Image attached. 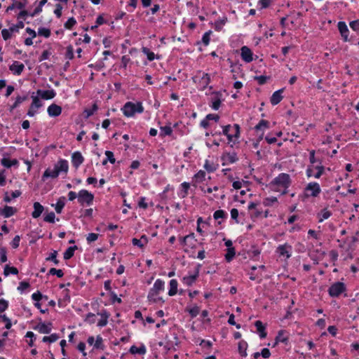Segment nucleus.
I'll list each match as a JSON object with an SVG mask.
<instances>
[{
  "label": "nucleus",
  "mask_w": 359,
  "mask_h": 359,
  "mask_svg": "<svg viewBox=\"0 0 359 359\" xmlns=\"http://www.w3.org/2000/svg\"><path fill=\"white\" fill-rule=\"evenodd\" d=\"M69 165L68 161L65 159H60L57 161V163L54 165V169L51 170L50 168H47L42 177V181H46L48 178H56L58 177L59 174L62 172L67 173L68 172Z\"/></svg>",
  "instance_id": "f257e3e1"
},
{
  "label": "nucleus",
  "mask_w": 359,
  "mask_h": 359,
  "mask_svg": "<svg viewBox=\"0 0 359 359\" xmlns=\"http://www.w3.org/2000/svg\"><path fill=\"white\" fill-rule=\"evenodd\" d=\"M121 110L125 116L132 117L136 113H142L144 111V107L140 102L136 103L127 102L121 108Z\"/></svg>",
  "instance_id": "f03ea898"
},
{
  "label": "nucleus",
  "mask_w": 359,
  "mask_h": 359,
  "mask_svg": "<svg viewBox=\"0 0 359 359\" xmlns=\"http://www.w3.org/2000/svg\"><path fill=\"white\" fill-rule=\"evenodd\" d=\"M193 81L198 85V88L201 90H205L208 88L210 83V76L208 73L198 71L196 74L192 77Z\"/></svg>",
  "instance_id": "7ed1b4c3"
},
{
  "label": "nucleus",
  "mask_w": 359,
  "mask_h": 359,
  "mask_svg": "<svg viewBox=\"0 0 359 359\" xmlns=\"http://www.w3.org/2000/svg\"><path fill=\"white\" fill-rule=\"evenodd\" d=\"M291 184L290 177L287 173H280L270 183L271 187H280L286 190ZM286 194V191L283 192V194Z\"/></svg>",
  "instance_id": "20e7f679"
},
{
  "label": "nucleus",
  "mask_w": 359,
  "mask_h": 359,
  "mask_svg": "<svg viewBox=\"0 0 359 359\" xmlns=\"http://www.w3.org/2000/svg\"><path fill=\"white\" fill-rule=\"evenodd\" d=\"M165 289V282L161 279H157L153 287L149 290L147 294L149 302H155V297L158 295L161 292Z\"/></svg>",
  "instance_id": "39448f33"
},
{
  "label": "nucleus",
  "mask_w": 359,
  "mask_h": 359,
  "mask_svg": "<svg viewBox=\"0 0 359 359\" xmlns=\"http://www.w3.org/2000/svg\"><path fill=\"white\" fill-rule=\"evenodd\" d=\"M346 290L345 284L337 281L331 285L328 289V294L332 297H337Z\"/></svg>",
  "instance_id": "423d86ee"
},
{
  "label": "nucleus",
  "mask_w": 359,
  "mask_h": 359,
  "mask_svg": "<svg viewBox=\"0 0 359 359\" xmlns=\"http://www.w3.org/2000/svg\"><path fill=\"white\" fill-rule=\"evenodd\" d=\"M94 200V195L86 189H81L78 193V202L81 205H90Z\"/></svg>",
  "instance_id": "0eeeda50"
},
{
  "label": "nucleus",
  "mask_w": 359,
  "mask_h": 359,
  "mask_svg": "<svg viewBox=\"0 0 359 359\" xmlns=\"http://www.w3.org/2000/svg\"><path fill=\"white\" fill-rule=\"evenodd\" d=\"M321 192L320 185L317 182L309 183L304 189V193L306 197H317Z\"/></svg>",
  "instance_id": "6e6552de"
},
{
  "label": "nucleus",
  "mask_w": 359,
  "mask_h": 359,
  "mask_svg": "<svg viewBox=\"0 0 359 359\" xmlns=\"http://www.w3.org/2000/svg\"><path fill=\"white\" fill-rule=\"evenodd\" d=\"M292 247L288 243L280 245L276 249V252L278 254L280 257H285L289 259L292 256Z\"/></svg>",
  "instance_id": "1a4fd4ad"
},
{
  "label": "nucleus",
  "mask_w": 359,
  "mask_h": 359,
  "mask_svg": "<svg viewBox=\"0 0 359 359\" xmlns=\"http://www.w3.org/2000/svg\"><path fill=\"white\" fill-rule=\"evenodd\" d=\"M201 266V264H198V266H196V268L195 269L194 274L189 275L187 276H184L183 278L182 281H183L184 284L187 285V286H191L194 284V283L196 280V279L198 278V277L199 276V271H200Z\"/></svg>",
  "instance_id": "9d476101"
},
{
  "label": "nucleus",
  "mask_w": 359,
  "mask_h": 359,
  "mask_svg": "<svg viewBox=\"0 0 359 359\" xmlns=\"http://www.w3.org/2000/svg\"><path fill=\"white\" fill-rule=\"evenodd\" d=\"M222 93L219 91H215L212 93L211 105L210 107L214 110H218L222 103Z\"/></svg>",
  "instance_id": "9b49d317"
},
{
  "label": "nucleus",
  "mask_w": 359,
  "mask_h": 359,
  "mask_svg": "<svg viewBox=\"0 0 359 359\" xmlns=\"http://www.w3.org/2000/svg\"><path fill=\"white\" fill-rule=\"evenodd\" d=\"M338 29L340 32V34L344 41H349L348 34L349 30L347 25L344 21H339L337 24Z\"/></svg>",
  "instance_id": "f8f14e48"
},
{
  "label": "nucleus",
  "mask_w": 359,
  "mask_h": 359,
  "mask_svg": "<svg viewBox=\"0 0 359 359\" xmlns=\"http://www.w3.org/2000/svg\"><path fill=\"white\" fill-rule=\"evenodd\" d=\"M241 55L243 60L245 62L249 63L253 60V53L252 50L246 46H244L241 48Z\"/></svg>",
  "instance_id": "ddd939ff"
},
{
  "label": "nucleus",
  "mask_w": 359,
  "mask_h": 359,
  "mask_svg": "<svg viewBox=\"0 0 359 359\" xmlns=\"http://www.w3.org/2000/svg\"><path fill=\"white\" fill-rule=\"evenodd\" d=\"M84 161L81 153L80 151H75L72 155V163L75 168H78Z\"/></svg>",
  "instance_id": "4468645a"
},
{
  "label": "nucleus",
  "mask_w": 359,
  "mask_h": 359,
  "mask_svg": "<svg viewBox=\"0 0 359 359\" xmlns=\"http://www.w3.org/2000/svg\"><path fill=\"white\" fill-rule=\"evenodd\" d=\"M222 159L224 161L223 165H224L226 163H236L238 158L237 157V154L235 152H227L224 153L222 156Z\"/></svg>",
  "instance_id": "2eb2a0df"
},
{
  "label": "nucleus",
  "mask_w": 359,
  "mask_h": 359,
  "mask_svg": "<svg viewBox=\"0 0 359 359\" xmlns=\"http://www.w3.org/2000/svg\"><path fill=\"white\" fill-rule=\"evenodd\" d=\"M25 69V65L18 62L14 61L11 65L9 66V69L13 72V74L20 76Z\"/></svg>",
  "instance_id": "dca6fc26"
},
{
  "label": "nucleus",
  "mask_w": 359,
  "mask_h": 359,
  "mask_svg": "<svg viewBox=\"0 0 359 359\" xmlns=\"http://www.w3.org/2000/svg\"><path fill=\"white\" fill-rule=\"evenodd\" d=\"M36 94L43 100H51L56 95V93L53 89L46 90L39 89L36 91Z\"/></svg>",
  "instance_id": "f3484780"
},
{
  "label": "nucleus",
  "mask_w": 359,
  "mask_h": 359,
  "mask_svg": "<svg viewBox=\"0 0 359 359\" xmlns=\"http://www.w3.org/2000/svg\"><path fill=\"white\" fill-rule=\"evenodd\" d=\"M48 114L51 117H57L62 113V107L56 104H51L47 109Z\"/></svg>",
  "instance_id": "a211bd4d"
},
{
  "label": "nucleus",
  "mask_w": 359,
  "mask_h": 359,
  "mask_svg": "<svg viewBox=\"0 0 359 359\" xmlns=\"http://www.w3.org/2000/svg\"><path fill=\"white\" fill-rule=\"evenodd\" d=\"M34 329L38 330L41 334H49L52 330V323H48L46 324L45 323H40Z\"/></svg>",
  "instance_id": "6ab92c4d"
},
{
  "label": "nucleus",
  "mask_w": 359,
  "mask_h": 359,
  "mask_svg": "<svg viewBox=\"0 0 359 359\" xmlns=\"http://www.w3.org/2000/svg\"><path fill=\"white\" fill-rule=\"evenodd\" d=\"M283 90H284V89L282 88V89H280V90H278L275 91L273 93V95H272V96L271 97V99H270V102H271L272 105H276V104H278V103L280 102V101L283 99L282 93H283Z\"/></svg>",
  "instance_id": "aec40b11"
},
{
  "label": "nucleus",
  "mask_w": 359,
  "mask_h": 359,
  "mask_svg": "<svg viewBox=\"0 0 359 359\" xmlns=\"http://www.w3.org/2000/svg\"><path fill=\"white\" fill-rule=\"evenodd\" d=\"M97 315L101 316V319L98 321L97 325L100 327L106 326L110 314L106 310H103L100 313H97Z\"/></svg>",
  "instance_id": "412c9836"
},
{
  "label": "nucleus",
  "mask_w": 359,
  "mask_h": 359,
  "mask_svg": "<svg viewBox=\"0 0 359 359\" xmlns=\"http://www.w3.org/2000/svg\"><path fill=\"white\" fill-rule=\"evenodd\" d=\"M149 240L146 235H142L140 239L136 238H133L132 243L133 245L138 246L140 248H144L147 244Z\"/></svg>",
  "instance_id": "4be33fe9"
},
{
  "label": "nucleus",
  "mask_w": 359,
  "mask_h": 359,
  "mask_svg": "<svg viewBox=\"0 0 359 359\" xmlns=\"http://www.w3.org/2000/svg\"><path fill=\"white\" fill-rule=\"evenodd\" d=\"M34 211L32 213L33 218H38L43 212L44 208L43 206L39 202L34 203Z\"/></svg>",
  "instance_id": "5701e85b"
},
{
  "label": "nucleus",
  "mask_w": 359,
  "mask_h": 359,
  "mask_svg": "<svg viewBox=\"0 0 359 359\" xmlns=\"http://www.w3.org/2000/svg\"><path fill=\"white\" fill-rule=\"evenodd\" d=\"M129 352L131 354H140V355H144L147 352V349L145 346L142 344L140 347H137L135 345H133L130 349Z\"/></svg>",
  "instance_id": "b1692460"
},
{
  "label": "nucleus",
  "mask_w": 359,
  "mask_h": 359,
  "mask_svg": "<svg viewBox=\"0 0 359 359\" xmlns=\"http://www.w3.org/2000/svg\"><path fill=\"white\" fill-rule=\"evenodd\" d=\"M255 325L257 328V332L259 334L260 338L264 339L266 337V332L265 331V326L260 320H257L255 323Z\"/></svg>",
  "instance_id": "393cba45"
},
{
  "label": "nucleus",
  "mask_w": 359,
  "mask_h": 359,
  "mask_svg": "<svg viewBox=\"0 0 359 359\" xmlns=\"http://www.w3.org/2000/svg\"><path fill=\"white\" fill-rule=\"evenodd\" d=\"M205 172L201 170L196 173L193 177V182H194V185L196 187V184L203 182L205 179Z\"/></svg>",
  "instance_id": "a878e982"
},
{
  "label": "nucleus",
  "mask_w": 359,
  "mask_h": 359,
  "mask_svg": "<svg viewBox=\"0 0 359 359\" xmlns=\"http://www.w3.org/2000/svg\"><path fill=\"white\" fill-rule=\"evenodd\" d=\"M180 186L182 189L180 192L179 193V196L181 198H184L187 196L189 194V190L190 189V183L184 182L183 183L181 184Z\"/></svg>",
  "instance_id": "bb28decb"
},
{
  "label": "nucleus",
  "mask_w": 359,
  "mask_h": 359,
  "mask_svg": "<svg viewBox=\"0 0 359 359\" xmlns=\"http://www.w3.org/2000/svg\"><path fill=\"white\" fill-rule=\"evenodd\" d=\"M16 212L17 209L11 206L6 205L3 208V216L6 218H8L14 215Z\"/></svg>",
  "instance_id": "cd10ccee"
},
{
  "label": "nucleus",
  "mask_w": 359,
  "mask_h": 359,
  "mask_svg": "<svg viewBox=\"0 0 359 359\" xmlns=\"http://www.w3.org/2000/svg\"><path fill=\"white\" fill-rule=\"evenodd\" d=\"M66 198L65 196H61L58 198L56 204L55 205V210L57 213L60 214L62 212V209L65 205Z\"/></svg>",
  "instance_id": "c85d7f7f"
},
{
  "label": "nucleus",
  "mask_w": 359,
  "mask_h": 359,
  "mask_svg": "<svg viewBox=\"0 0 359 359\" xmlns=\"http://www.w3.org/2000/svg\"><path fill=\"white\" fill-rule=\"evenodd\" d=\"M169 285H170V289L168 291V295L171 296V297L175 295L177 292V286H178V283H177V280H175V279L170 280Z\"/></svg>",
  "instance_id": "c756f323"
},
{
  "label": "nucleus",
  "mask_w": 359,
  "mask_h": 359,
  "mask_svg": "<svg viewBox=\"0 0 359 359\" xmlns=\"http://www.w3.org/2000/svg\"><path fill=\"white\" fill-rule=\"evenodd\" d=\"M247 348H248V343L244 341V340H241L238 342V352L240 353V355L242 356V357H246L247 356Z\"/></svg>",
  "instance_id": "7c9ffc66"
},
{
  "label": "nucleus",
  "mask_w": 359,
  "mask_h": 359,
  "mask_svg": "<svg viewBox=\"0 0 359 359\" xmlns=\"http://www.w3.org/2000/svg\"><path fill=\"white\" fill-rule=\"evenodd\" d=\"M77 248H78L76 245L69 247L63 254L64 259L68 260L71 259L74 256V252L76 250H77Z\"/></svg>",
  "instance_id": "2f4dec72"
},
{
  "label": "nucleus",
  "mask_w": 359,
  "mask_h": 359,
  "mask_svg": "<svg viewBox=\"0 0 359 359\" xmlns=\"http://www.w3.org/2000/svg\"><path fill=\"white\" fill-rule=\"evenodd\" d=\"M268 128H269V122L264 119H262L255 127V130L257 132L259 130L264 132V130Z\"/></svg>",
  "instance_id": "473e14b6"
},
{
  "label": "nucleus",
  "mask_w": 359,
  "mask_h": 359,
  "mask_svg": "<svg viewBox=\"0 0 359 359\" xmlns=\"http://www.w3.org/2000/svg\"><path fill=\"white\" fill-rule=\"evenodd\" d=\"M2 165L7 168H10L13 165H16L18 164V161L17 159L10 160L7 158H3L1 161Z\"/></svg>",
  "instance_id": "72a5a7b5"
},
{
  "label": "nucleus",
  "mask_w": 359,
  "mask_h": 359,
  "mask_svg": "<svg viewBox=\"0 0 359 359\" xmlns=\"http://www.w3.org/2000/svg\"><path fill=\"white\" fill-rule=\"evenodd\" d=\"M10 274L17 275L18 274V269L14 266H10L9 265H6L4 270V275L5 276H8Z\"/></svg>",
  "instance_id": "f704fd0d"
},
{
  "label": "nucleus",
  "mask_w": 359,
  "mask_h": 359,
  "mask_svg": "<svg viewBox=\"0 0 359 359\" xmlns=\"http://www.w3.org/2000/svg\"><path fill=\"white\" fill-rule=\"evenodd\" d=\"M93 348L95 349L102 350V351H103L104 349L105 346L103 343L102 337L100 335H97L96 337V339H95Z\"/></svg>",
  "instance_id": "c9c22d12"
},
{
  "label": "nucleus",
  "mask_w": 359,
  "mask_h": 359,
  "mask_svg": "<svg viewBox=\"0 0 359 359\" xmlns=\"http://www.w3.org/2000/svg\"><path fill=\"white\" fill-rule=\"evenodd\" d=\"M172 133V127L169 125V126H161L160 128V135L161 137H164V136H169V135H171Z\"/></svg>",
  "instance_id": "e433bc0d"
},
{
  "label": "nucleus",
  "mask_w": 359,
  "mask_h": 359,
  "mask_svg": "<svg viewBox=\"0 0 359 359\" xmlns=\"http://www.w3.org/2000/svg\"><path fill=\"white\" fill-rule=\"evenodd\" d=\"M227 252L225 255V259L227 262H230L236 255V250L234 248H227Z\"/></svg>",
  "instance_id": "4c0bfd02"
},
{
  "label": "nucleus",
  "mask_w": 359,
  "mask_h": 359,
  "mask_svg": "<svg viewBox=\"0 0 359 359\" xmlns=\"http://www.w3.org/2000/svg\"><path fill=\"white\" fill-rule=\"evenodd\" d=\"M33 94H34V93H33ZM32 102L31 104L32 108L39 109L42 107L43 104H42L41 101L40 100V99L39 98L38 95L35 96V95H32Z\"/></svg>",
  "instance_id": "58836bf2"
},
{
  "label": "nucleus",
  "mask_w": 359,
  "mask_h": 359,
  "mask_svg": "<svg viewBox=\"0 0 359 359\" xmlns=\"http://www.w3.org/2000/svg\"><path fill=\"white\" fill-rule=\"evenodd\" d=\"M203 167L208 172H213L217 170V165L208 160H205Z\"/></svg>",
  "instance_id": "ea45409f"
},
{
  "label": "nucleus",
  "mask_w": 359,
  "mask_h": 359,
  "mask_svg": "<svg viewBox=\"0 0 359 359\" xmlns=\"http://www.w3.org/2000/svg\"><path fill=\"white\" fill-rule=\"evenodd\" d=\"M59 339V336L56 333L51 334L50 336H45L42 339L43 342L53 343Z\"/></svg>",
  "instance_id": "a19ab883"
},
{
  "label": "nucleus",
  "mask_w": 359,
  "mask_h": 359,
  "mask_svg": "<svg viewBox=\"0 0 359 359\" xmlns=\"http://www.w3.org/2000/svg\"><path fill=\"white\" fill-rule=\"evenodd\" d=\"M57 251L53 250L49 255L48 257H46V261H51L53 262L55 265H57L59 264V260L57 259Z\"/></svg>",
  "instance_id": "79ce46f5"
},
{
  "label": "nucleus",
  "mask_w": 359,
  "mask_h": 359,
  "mask_svg": "<svg viewBox=\"0 0 359 359\" xmlns=\"http://www.w3.org/2000/svg\"><path fill=\"white\" fill-rule=\"evenodd\" d=\"M38 34L39 36H42L45 38H48V37H50V36L51 34L50 29L46 28V27H41L38 29Z\"/></svg>",
  "instance_id": "37998d69"
},
{
  "label": "nucleus",
  "mask_w": 359,
  "mask_h": 359,
  "mask_svg": "<svg viewBox=\"0 0 359 359\" xmlns=\"http://www.w3.org/2000/svg\"><path fill=\"white\" fill-rule=\"evenodd\" d=\"M142 52L147 55L148 60L153 61L155 59V54L147 47H142Z\"/></svg>",
  "instance_id": "c03bdc74"
},
{
  "label": "nucleus",
  "mask_w": 359,
  "mask_h": 359,
  "mask_svg": "<svg viewBox=\"0 0 359 359\" xmlns=\"http://www.w3.org/2000/svg\"><path fill=\"white\" fill-rule=\"evenodd\" d=\"M276 341L277 342H282L287 344L288 341V338L284 335V330H280L278 333V335L276 337Z\"/></svg>",
  "instance_id": "a18cd8bd"
},
{
  "label": "nucleus",
  "mask_w": 359,
  "mask_h": 359,
  "mask_svg": "<svg viewBox=\"0 0 359 359\" xmlns=\"http://www.w3.org/2000/svg\"><path fill=\"white\" fill-rule=\"evenodd\" d=\"M331 215L332 213L330 211L327 210L325 208L323 209L320 214V217L319 218L318 222H322L325 219H328L331 216Z\"/></svg>",
  "instance_id": "49530a36"
},
{
  "label": "nucleus",
  "mask_w": 359,
  "mask_h": 359,
  "mask_svg": "<svg viewBox=\"0 0 359 359\" xmlns=\"http://www.w3.org/2000/svg\"><path fill=\"white\" fill-rule=\"evenodd\" d=\"M76 20L74 18H69L65 23V27L67 29H72V27L76 25Z\"/></svg>",
  "instance_id": "de8ad7c7"
},
{
  "label": "nucleus",
  "mask_w": 359,
  "mask_h": 359,
  "mask_svg": "<svg viewBox=\"0 0 359 359\" xmlns=\"http://www.w3.org/2000/svg\"><path fill=\"white\" fill-rule=\"evenodd\" d=\"M25 25L24 22L22 20H20L18 22L17 24L13 25L10 27L11 31L13 32H18L20 29H22L24 27Z\"/></svg>",
  "instance_id": "09e8293b"
},
{
  "label": "nucleus",
  "mask_w": 359,
  "mask_h": 359,
  "mask_svg": "<svg viewBox=\"0 0 359 359\" xmlns=\"http://www.w3.org/2000/svg\"><path fill=\"white\" fill-rule=\"evenodd\" d=\"M48 275H56L58 278H62L64 276V273L61 269L51 268L48 271Z\"/></svg>",
  "instance_id": "8fccbe9b"
},
{
  "label": "nucleus",
  "mask_w": 359,
  "mask_h": 359,
  "mask_svg": "<svg viewBox=\"0 0 359 359\" xmlns=\"http://www.w3.org/2000/svg\"><path fill=\"white\" fill-rule=\"evenodd\" d=\"M226 22V18L219 19V20H217L215 23V30L220 31L222 29L223 26L225 25Z\"/></svg>",
  "instance_id": "3c124183"
},
{
  "label": "nucleus",
  "mask_w": 359,
  "mask_h": 359,
  "mask_svg": "<svg viewBox=\"0 0 359 359\" xmlns=\"http://www.w3.org/2000/svg\"><path fill=\"white\" fill-rule=\"evenodd\" d=\"M97 105L94 104L91 109H85L84 113L86 114V117L88 118L92 116L97 110Z\"/></svg>",
  "instance_id": "603ef678"
},
{
  "label": "nucleus",
  "mask_w": 359,
  "mask_h": 359,
  "mask_svg": "<svg viewBox=\"0 0 359 359\" xmlns=\"http://www.w3.org/2000/svg\"><path fill=\"white\" fill-rule=\"evenodd\" d=\"M210 34L211 31L206 32L202 36L201 42L204 44V46H207L210 41Z\"/></svg>",
  "instance_id": "864d4df0"
},
{
  "label": "nucleus",
  "mask_w": 359,
  "mask_h": 359,
  "mask_svg": "<svg viewBox=\"0 0 359 359\" xmlns=\"http://www.w3.org/2000/svg\"><path fill=\"white\" fill-rule=\"evenodd\" d=\"M226 214L223 210H217L213 214L215 219H223L226 217Z\"/></svg>",
  "instance_id": "5fc2aeb1"
},
{
  "label": "nucleus",
  "mask_w": 359,
  "mask_h": 359,
  "mask_svg": "<svg viewBox=\"0 0 359 359\" xmlns=\"http://www.w3.org/2000/svg\"><path fill=\"white\" fill-rule=\"evenodd\" d=\"M55 215L53 212H50L49 213H48L44 217H43V220L46 222H49V223H54L55 222Z\"/></svg>",
  "instance_id": "6e6d98bb"
},
{
  "label": "nucleus",
  "mask_w": 359,
  "mask_h": 359,
  "mask_svg": "<svg viewBox=\"0 0 359 359\" xmlns=\"http://www.w3.org/2000/svg\"><path fill=\"white\" fill-rule=\"evenodd\" d=\"M32 298L33 300H34L37 302H39L42 298L47 299L48 297L43 296V294L39 291H36V292L32 294Z\"/></svg>",
  "instance_id": "4d7b16f0"
},
{
  "label": "nucleus",
  "mask_w": 359,
  "mask_h": 359,
  "mask_svg": "<svg viewBox=\"0 0 359 359\" xmlns=\"http://www.w3.org/2000/svg\"><path fill=\"white\" fill-rule=\"evenodd\" d=\"M65 57L69 60H72L74 58V48L72 46L69 45L67 47Z\"/></svg>",
  "instance_id": "13d9d810"
},
{
  "label": "nucleus",
  "mask_w": 359,
  "mask_h": 359,
  "mask_svg": "<svg viewBox=\"0 0 359 359\" xmlns=\"http://www.w3.org/2000/svg\"><path fill=\"white\" fill-rule=\"evenodd\" d=\"M7 261L6 250L4 247L0 248V262L4 263Z\"/></svg>",
  "instance_id": "bf43d9fd"
},
{
  "label": "nucleus",
  "mask_w": 359,
  "mask_h": 359,
  "mask_svg": "<svg viewBox=\"0 0 359 359\" xmlns=\"http://www.w3.org/2000/svg\"><path fill=\"white\" fill-rule=\"evenodd\" d=\"M277 201H278L277 198L274 197V196H272V197H270V198H265L264 202H263V204L265 206H271V205H272L273 203H276Z\"/></svg>",
  "instance_id": "052dcab7"
},
{
  "label": "nucleus",
  "mask_w": 359,
  "mask_h": 359,
  "mask_svg": "<svg viewBox=\"0 0 359 359\" xmlns=\"http://www.w3.org/2000/svg\"><path fill=\"white\" fill-rule=\"evenodd\" d=\"M30 285L28 282L22 281L19 283L18 290L22 293L26 289L29 287Z\"/></svg>",
  "instance_id": "680f3d73"
},
{
  "label": "nucleus",
  "mask_w": 359,
  "mask_h": 359,
  "mask_svg": "<svg viewBox=\"0 0 359 359\" xmlns=\"http://www.w3.org/2000/svg\"><path fill=\"white\" fill-rule=\"evenodd\" d=\"M269 79V77L266 76H256L255 77V80H256L259 85H264L266 83L267 80Z\"/></svg>",
  "instance_id": "e2e57ef3"
},
{
  "label": "nucleus",
  "mask_w": 359,
  "mask_h": 359,
  "mask_svg": "<svg viewBox=\"0 0 359 359\" xmlns=\"http://www.w3.org/2000/svg\"><path fill=\"white\" fill-rule=\"evenodd\" d=\"M13 32L11 31V29H4L1 31L2 37L5 41H7L11 37V34Z\"/></svg>",
  "instance_id": "0e129e2a"
},
{
  "label": "nucleus",
  "mask_w": 359,
  "mask_h": 359,
  "mask_svg": "<svg viewBox=\"0 0 359 359\" xmlns=\"http://www.w3.org/2000/svg\"><path fill=\"white\" fill-rule=\"evenodd\" d=\"M199 311V307L198 306H195L189 310V313L191 318H196L198 315Z\"/></svg>",
  "instance_id": "69168bd1"
},
{
  "label": "nucleus",
  "mask_w": 359,
  "mask_h": 359,
  "mask_svg": "<svg viewBox=\"0 0 359 359\" xmlns=\"http://www.w3.org/2000/svg\"><path fill=\"white\" fill-rule=\"evenodd\" d=\"M20 236L18 235L15 236L11 243L12 248L14 249L18 248L20 245Z\"/></svg>",
  "instance_id": "338daca9"
},
{
  "label": "nucleus",
  "mask_w": 359,
  "mask_h": 359,
  "mask_svg": "<svg viewBox=\"0 0 359 359\" xmlns=\"http://www.w3.org/2000/svg\"><path fill=\"white\" fill-rule=\"evenodd\" d=\"M350 27L359 34V20L351 21L349 23Z\"/></svg>",
  "instance_id": "774afa93"
}]
</instances>
